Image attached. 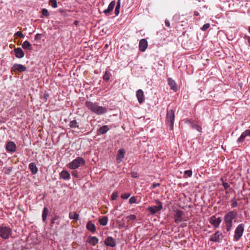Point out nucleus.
Returning <instances> with one entry per match:
<instances>
[{
    "instance_id": "7ed1b4c3",
    "label": "nucleus",
    "mask_w": 250,
    "mask_h": 250,
    "mask_svg": "<svg viewBox=\"0 0 250 250\" xmlns=\"http://www.w3.org/2000/svg\"><path fill=\"white\" fill-rule=\"evenodd\" d=\"M85 161L84 159L81 157H78L71 162L69 163L67 166L71 169H75L79 168L81 166H84Z\"/></svg>"
},
{
    "instance_id": "680f3d73",
    "label": "nucleus",
    "mask_w": 250,
    "mask_h": 250,
    "mask_svg": "<svg viewBox=\"0 0 250 250\" xmlns=\"http://www.w3.org/2000/svg\"><path fill=\"white\" fill-rule=\"evenodd\" d=\"M194 15L195 16H199V12L198 11H194Z\"/></svg>"
},
{
    "instance_id": "de8ad7c7",
    "label": "nucleus",
    "mask_w": 250,
    "mask_h": 250,
    "mask_svg": "<svg viewBox=\"0 0 250 250\" xmlns=\"http://www.w3.org/2000/svg\"><path fill=\"white\" fill-rule=\"evenodd\" d=\"M165 23L166 26H167V27L169 28L170 27V23L169 21L168 20H165Z\"/></svg>"
},
{
    "instance_id": "a878e982",
    "label": "nucleus",
    "mask_w": 250,
    "mask_h": 250,
    "mask_svg": "<svg viewBox=\"0 0 250 250\" xmlns=\"http://www.w3.org/2000/svg\"><path fill=\"white\" fill-rule=\"evenodd\" d=\"M99 240L95 236H90L88 238V242L93 246H95L98 243Z\"/></svg>"
},
{
    "instance_id": "2eb2a0df",
    "label": "nucleus",
    "mask_w": 250,
    "mask_h": 250,
    "mask_svg": "<svg viewBox=\"0 0 250 250\" xmlns=\"http://www.w3.org/2000/svg\"><path fill=\"white\" fill-rule=\"evenodd\" d=\"M147 42L146 39L141 40L139 42V50L142 52H144L147 48Z\"/></svg>"
},
{
    "instance_id": "4c0bfd02",
    "label": "nucleus",
    "mask_w": 250,
    "mask_h": 250,
    "mask_svg": "<svg viewBox=\"0 0 250 250\" xmlns=\"http://www.w3.org/2000/svg\"><path fill=\"white\" fill-rule=\"evenodd\" d=\"M42 15L45 17H48L49 16V13L47 10L45 8H43L42 9Z\"/></svg>"
},
{
    "instance_id": "c9c22d12",
    "label": "nucleus",
    "mask_w": 250,
    "mask_h": 250,
    "mask_svg": "<svg viewBox=\"0 0 250 250\" xmlns=\"http://www.w3.org/2000/svg\"><path fill=\"white\" fill-rule=\"evenodd\" d=\"M210 27V24L209 23H206V24H205L201 28V30L202 31H206V30H207L209 27Z\"/></svg>"
},
{
    "instance_id": "58836bf2",
    "label": "nucleus",
    "mask_w": 250,
    "mask_h": 250,
    "mask_svg": "<svg viewBox=\"0 0 250 250\" xmlns=\"http://www.w3.org/2000/svg\"><path fill=\"white\" fill-rule=\"evenodd\" d=\"M238 203L236 201L232 200L231 203V207L232 208H235L237 206Z\"/></svg>"
},
{
    "instance_id": "79ce46f5",
    "label": "nucleus",
    "mask_w": 250,
    "mask_h": 250,
    "mask_svg": "<svg viewBox=\"0 0 250 250\" xmlns=\"http://www.w3.org/2000/svg\"><path fill=\"white\" fill-rule=\"evenodd\" d=\"M222 185L224 187L225 190H227L230 187V185L229 183L224 182H223Z\"/></svg>"
},
{
    "instance_id": "aec40b11",
    "label": "nucleus",
    "mask_w": 250,
    "mask_h": 250,
    "mask_svg": "<svg viewBox=\"0 0 250 250\" xmlns=\"http://www.w3.org/2000/svg\"><path fill=\"white\" fill-rule=\"evenodd\" d=\"M222 235V233L219 231H217L215 233L211 236L209 240L212 242H219L220 236Z\"/></svg>"
},
{
    "instance_id": "4d7b16f0",
    "label": "nucleus",
    "mask_w": 250,
    "mask_h": 250,
    "mask_svg": "<svg viewBox=\"0 0 250 250\" xmlns=\"http://www.w3.org/2000/svg\"><path fill=\"white\" fill-rule=\"evenodd\" d=\"M41 36V34H37L35 36V40H38V37L39 36Z\"/></svg>"
},
{
    "instance_id": "4468645a",
    "label": "nucleus",
    "mask_w": 250,
    "mask_h": 250,
    "mask_svg": "<svg viewBox=\"0 0 250 250\" xmlns=\"http://www.w3.org/2000/svg\"><path fill=\"white\" fill-rule=\"evenodd\" d=\"M250 136V129L246 130L243 132L239 138L237 140L238 143H242L244 142L245 138L247 136Z\"/></svg>"
},
{
    "instance_id": "20e7f679",
    "label": "nucleus",
    "mask_w": 250,
    "mask_h": 250,
    "mask_svg": "<svg viewBox=\"0 0 250 250\" xmlns=\"http://www.w3.org/2000/svg\"><path fill=\"white\" fill-rule=\"evenodd\" d=\"M166 118L167 124L170 129L173 130L175 119L174 111L173 109H167Z\"/></svg>"
},
{
    "instance_id": "49530a36",
    "label": "nucleus",
    "mask_w": 250,
    "mask_h": 250,
    "mask_svg": "<svg viewBox=\"0 0 250 250\" xmlns=\"http://www.w3.org/2000/svg\"><path fill=\"white\" fill-rule=\"evenodd\" d=\"M79 172L77 170H74L72 172V175L75 177L78 178L79 177Z\"/></svg>"
},
{
    "instance_id": "c03bdc74",
    "label": "nucleus",
    "mask_w": 250,
    "mask_h": 250,
    "mask_svg": "<svg viewBox=\"0 0 250 250\" xmlns=\"http://www.w3.org/2000/svg\"><path fill=\"white\" fill-rule=\"evenodd\" d=\"M226 229H227V231H229L231 229L232 224H226Z\"/></svg>"
},
{
    "instance_id": "c756f323",
    "label": "nucleus",
    "mask_w": 250,
    "mask_h": 250,
    "mask_svg": "<svg viewBox=\"0 0 250 250\" xmlns=\"http://www.w3.org/2000/svg\"><path fill=\"white\" fill-rule=\"evenodd\" d=\"M69 125L71 128H72L76 127L79 128L78 123L75 120L70 121Z\"/></svg>"
},
{
    "instance_id": "0eeeda50",
    "label": "nucleus",
    "mask_w": 250,
    "mask_h": 250,
    "mask_svg": "<svg viewBox=\"0 0 250 250\" xmlns=\"http://www.w3.org/2000/svg\"><path fill=\"white\" fill-rule=\"evenodd\" d=\"M244 230V225L243 224H239L235 230V234L233 240L234 241H238L242 237Z\"/></svg>"
},
{
    "instance_id": "6ab92c4d",
    "label": "nucleus",
    "mask_w": 250,
    "mask_h": 250,
    "mask_svg": "<svg viewBox=\"0 0 250 250\" xmlns=\"http://www.w3.org/2000/svg\"><path fill=\"white\" fill-rule=\"evenodd\" d=\"M168 84L170 87V88L173 90L174 91L176 92L177 91V84L174 80L172 79L171 78H168L167 79Z\"/></svg>"
},
{
    "instance_id": "f03ea898",
    "label": "nucleus",
    "mask_w": 250,
    "mask_h": 250,
    "mask_svg": "<svg viewBox=\"0 0 250 250\" xmlns=\"http://www.w3.org/2000/svg\"><path fill=\"white\" fill-rule=\"evenodd\" d=\"M12 234V229L4 224L0 226V237L3 239L6 240L10 238Z\"/></svg>"
},
{
    "instance_id": "7c9ffc66",
    "label": "nucleus",
    "mask_w": 250,
    "mask_h": 250,
    "mask_svg": "<svg viewBox=\"0 0 250 250\" xmlns=\"http://www.w3.org/2000/svg\"><path fill=\"white\" fill-rule=\"evenodd\" d=\"M110 76H111V74L110 73V72L106 70L105 72L103 78L104 81H105L106 82H107L109 81Z\"/></svg>"
},
{
    "instance_id": "603ef678",
    "label": "nucleus",
    "mask_w": 250,
    "mask_h": 250,
    "mask_svg": "<svg viewBox=\"0 0 250 250\" xmlns=\"http://www.w3.org/2000/svg\"><path fill=\"white\" fill-rule=\"evenodd\" d=\"M120 13V9L115 8L114 13L116 15H118Z\"/></svg>"
},
{
    "instance_id": "423d86ee",
    "label": "nucleus",
    "mask_w": 250,
    "mask_h": 250,
    "mask_svg": "<svg viewBox=\"0 0 250 250\" xmlns=\"http://www.w3.org/2000/svg\"><path fill=\"white\" fill-rule=\"evenodd\" d=\"M237 217V213L234 210H231L225 214L224 216V221L225 224H232V220L236 219Z\"/></svg>"
},
{
    "instance_id": "09e8293b",
    "label": "nucleus",
    "mask_w": 250,
    "mask_h": 250,
    "mask_svg": "<svg viewBox=\"0 0 250 250\" xmlns=\"http://www.w3.org/2000/svg\"><path fill=\"white\" fill-rule=\"evenodd\" d=\"M48 97H49V94L47 93H44L43 94V95H42V98H43L45 100H47Z\"/></svg>"
},
{
    "instance_id": "473e14b6",
    "label": "nucleus",
    "mask_w": 250,
    "mask_h": 250,
    "mask_svg": "<svg viewBox=\"0 0 250 250\" xmlns=\"http://www.w3.org/2000/svg\"><path fill=\"white\" fill-rule=\"evenodd\" d=\"M192 172L191 170L185 171L184 176L185 178L190 177L192 176Z\"/></svg>"
},
{
    "instance_id": "f8f14e48",
    "label": "nucleus",
    "mask_w": 250,
    "mask_h": 250,
    "mask_svg": "<svg viewBox=\"0 0 250 250\" xmlns=\"http://www.w3.org/2000/svg\"><path fill=\"white\" fill-rule=\"evenodd\" d=\"M104 244L107 246H109L111 247H115L116 246L115 240L110 236L107 237L105 239L104 241Z\"/></svg>"
},
{
    "instance_id": "bb28decb",
    "label": "nucleus",
    "mask_w": 250,
    "mask_h": 250,
    "mask_svg": "<svg viewBox=\"0 0 250 250\" xmlns=\"http://www.w3.org/2000/svg\"><path fill=\"white\" fill-rule=\"evenodd\" d=\"M69 217L70 219L78 221L79 220V214L76 212H70L69 213Z\"/></svg>"
},
{
    "instance_id": "0e129e2a",
    "label": "nucleus",
    "mask_w": 250,
    "mask_h": 250,
    "mask_svg": "<svg viewBox=\"0 0 250 250\" xmlns=\"http://www.w3.org/2000/svg\"><path fill=\"white\" fill-rule=\"evenodd\" d=\"M59 28V27L55 26V29H58Z\"/></svg>"
},
{
    "instance_id": "69168bd1",
    "label": "nucleus",
    "mask_w": 250,
    "mask_h": 250,
    "mask_svg": "<svg viewBox=\"0 0 250 250\" xmlns=\"http://www.w3.org/2000/svg\"><path fill=\"white\" fill-rule=\"evenodd\" d=\"M249 31L250 33V26L249 27Z\"/></svg>"
},
{
    "instance_id": "13d9d810",
    "label": "nucleus",
    "mask_w": 250,
    "mask_h": 250,
    "mask_svg": "<svg viewBox=\"0 0 250 250\" xmlns=\"http://www.w3.org/2000/svg\"><path fill=\"white\" fill-rule=\"evenodd\" d=\"M55 223V221L53 219H52L51 221V224H50V226L51 227H53V224Z\"/></svg>"
},
{
    "instance_id": "9b49d317",
    "label": "nucleus",
    "mask_w": 250,
    "mask_h": 250,
    "mask_svg": "<svg viewBox=\"0 0 250 250\" xmlns=\"http://www.w3.org/2000/svg\"><path fill=\"white\" fill-rule=\"evenodd\" d=\"M17 146L15 143L12 141H9L6 145V150L8 152H14L16 151Z\"/></svg>"
},
{
    "instance_id": "b1692460",
    "label": "nucleus",
    "mask_w": 250,
    "mask_h": 250,
    "mask_svg": "<svg viewBox=\"0 0 250 250\" xmlns=\"http://www.w3.org/2000/svg\"><path fill=\"white\" fill-rule=\"evenodd\" d=\"M48 214H49L48 209L47 208L44 207L43 209L42 213V221L44 223H46V219H47V216L48 215Z\"/></svg>"
},
{
    "instance_id": "dca6fc26",
    "label": "nucleus",
    "mask_w": 250,
    "mask_h": 250,
    "mask_svg": "<svg viewBox=\"0 0 250 250\" xmlns=\"http://www.w3.org/2000/svg\"><path fill=\"white\" fill-rule=\"evenodd\" d=\"M16 57L19 59L22 58L24 56V53L21 47L15 48L14 50Z\"/></svg>"
},
{
    "instance_id": "bf43d9fd",
    "label": "nucleus",
    "mask_w": 250,
    "mask_h": 250,
    "mask_svg": "<svg viewBox=\"0 0 250 250\" xmlns=\"http://www.w3.org/2000/svg\"><path fill=\"white\" fill-rule=\"evenodd\" d=\"M187 224L186 223H182L181 225V227L182 228L186 227H187Z\"/></svg>"
},
{
    "instance_id": "37998d69",
    "label": "nucleus",
    "mask_w": 250,
    "mask_h": 250,
    "mask_svg": "<svg viewBox=\"0 0 250 250\" xmlns=\"http://www.w3.org/2000/svg\"><path fill=\"white\" fill-rule=\"evenodd\" d=\"M136 198L134 196L131 197L129 200V202L130 204L135 203L136 202Z\"/></svg>"
},
{
    "instance_id": "4be33fe9",
    "label": "nucleus",
    "mask_w": 250,
    "mask_h": 250,
    "mask_svg": "<svg viewBox=\"0 0 250 250\" xmlns=\"http://www.w3.org/2000/svg\"><path fill=\"white\" fill-rule=\"evenodd\" d=\"M109 128L107 125H104L101 127H100L98 130H97V134H104L105 133H106L108 130Z\"/></svg>"
},
{
    "instance_id": "a211bd4d",
    "label": "nucleus",
    "mask_w": 250,
    "mask_h": 250,
    "mask_svg": "<svg viewBox=\"0 0 250 250\" xmlns=\"http://www.w3.org/2000/svg\"><path fill=\"white\" fill-rule=\"evenodd\" d=\"M115 5V1H112L109 4L108 8L104 11V13L106 16L109 15L110 12L113 10V8Z\"/></svg>"
},
{
    "instance_id": "774afa93",
    "label": "nucleus",
    "mask_w": 250,
    "mask_h": 250,
    "mask_svg": "<svg viewBox=\"0 0 250 250\" xmlns=\"http://www.w3.org/2000/svg\"><path fill=\"white\" fill-rule=\"evenodd\" d=\"M77 21H75V24H76V23H77Z\"/></svg>"
},
{
    "instance_id": "1a4fd4ad",
    "label": "nucleus",
    "mask_w": 250,
    "mask_h": 250,
    "mask_svg": "<svg viewBox=\"0 0 250 250\" xmlns=\"http://www.w3.org/2000/svg\"><path fill=\"white\" fill-rule=\"evenodd\" d=\"M26 69V67L22 64L15 63L12 67L11 71L13 73L21 72L25 71Z\"/></svg>"
},
{
    "instance_id": "5fc2aeb1",
    "label": "nucleus",
    "mask_w": 250,
    "mask_h": 250,
    "mask_svg": "<svg viewBox=\"0 0 250 250\" xmlns=\"http://www.w3.org/2000/svg\"><path fill=\"white\" fill-rule=\"evenodd\" d=\"M132 177L133 178H137L138 177V174L136 172H132L131 173Z\"/></svg>"
},
{
    "instance_id": "e2e57ef3",
    "label": "nucleus",
    "mask_w": 250,
    "mask_h": 250,
    "mask_svg": "<svg viewBox=\"0 0 250 250\" xmlns=\"http://www.w3.org/2000/svg\"><path fill=\"white\" fill-rule=\"evenodd\" d=\"M225 192L226 194H228L229 193V191L228 190V189L227 190H226Z\"/></svg>"
},
{
    "instance_id": "6e6d98bb",
    "label": "nucleus",
    "mask_w": 250,
    "mask_h": 250,
    "mask_svg": "<svg viewBox=\"0 0 250 250\" xmlns=\"http://www.w3.org/2000/svg\"><path fill=\"white\" fill-rule=\"evenodd\" d=\"M248 41L249 45L250 46V37L248 36H245V37Z\"/></svg>"
},
{
    "instance_id": "8fccbe9b",
    "label": "nucleus",
    "mask_w": 250,
    "mask_h": 250,
    "mask_svg": "<svg viewBox=\"0 0 250 250\" xmlns=\"http://www.w3.org/2000/svg\"><path fill=\"white\" fill-rule=\"evenodd\" d=\"M121 0H118L115 8L120 9L121 6Z\"/></svg>"
},
{
    "instance_id": "052dcab7",
    "label": "nucleus",
    "mask_w": 250,
    "mask_h": 250,
    "mask_svg": "<svg viewBox=\"0 0 250 250\" xmlns=\"http://www.w3.org/2000/svg\"><path fill=\"white\" fill-rule=\"evenodd\" d=\"M59 217L58 216H57V215H56V216H55V217H54V218H53L52 219H53L54 220L56 221V220H58V219H59Z\"/></svg>"
},
{
    "instance_id": "a19ab883",
    "label": "nucleus",
    "mask_w": 250,
    "mask_h": 250,
    "mask_svg": "<svg viewBox=\"0 0 250 250\" xmlns=\"http://www.w3.org/2000/svg\"><path fill=\"white\" fill-rule=\"evenodd\" d=\"M118 196V193L117 192H114L111 195V200H115L116 199Z\"/></svg>"
},
{
    "instance_id": "393cba45",
    "label": "nucleus",
    "mask_w": 250,
    "mask_h": 250,
    "mask_svg": "<svg viewBox=\"0 0 250 250\" xmlns=\"http://www.w3.org/2000/svg\"><path fill=\"white\" fill-rule=\"evenodd\" d=\"M86 229L92 232H94L96 230L95 225L91 221H88L86 224Z\"/></svg>"
},
{
    "instance_id": "f3484780",
    "label": "nucleus",
    "mask_w": 250,
    "mask_h": 250,
    "mask_svg": "<svg viewBox=\"0 0 250 250\" xmlns=\"http://www.w3.org/2000/svg\"><path fill=\"white\" fill-rule=\"evenodd\" d=\"M136 97L140 104H142L144 101V92L142 89H139L136 92Z\"/></svg>"
},
{
    "instance_id": "cd10ccee",
    "label": "nucleus",
    "mask_w": 250,
    "mask_h": 250,
    "mask_svg": "<svg viewBox=\"0 0 250 250\" xmlns=\"http://www.w3.org/2000/svg\"><path fill=\"white\" fill-rule=\"evenodd\" d=\"M22 47L24 49H28L30 50L32 49L30 43L27 41H25L22 43Z\"/></svg>"
},
{
    "instance_id": "864d4df0",
    "label": "nucleus",
    "mask_w": 250,
    "mask_h": 250,
    "mask_svg": "<svg viewBox=\"0 0 250 250\" xmlns=\"http://www.w3.org/2000/svg\"><path fill=\"white\" fill-rule=\"evenodd\" d=\"M186 123H187L188 124H189L191 126L192 125V124H194L193 121L191 120H187Z\"/></svg>"
},
{
    "instance_id": "39448f33",
    "label": "nucleus",
    "mask_w": 250,
    "mask_h": 250,
    "mask_svg": "<svg viewBox=\"0 0 250 250\" xmlns=\"http://www.w3.org/2000/svg\"><path fill=\"white\" fill-rule=\"evenodd\" d=\"M155 202L157 206H150L148 207L147 210L151 215H154L158 211H160L163 208V205L161 202L158 199L155 200Z\"/></svg>"
},
{
    "instance_id": "f257e3e1",
    "label": "nucleus",
    "mask_w": 250,
    "mask_h": 250,
    "mask_svg": "<svg viewBox=\"0 0 250 250\" xmlns=\"http://www.w3.org/2000/svg\"><path fill=\"white\" fill-rule=\"evenodd\" d=\"M85 106L91 112L100 115L106 113L107 111L106 107L99 106L97 103H93L91 101H86L85 103Z\"/></svg>"
},
{
    "instance_id": "e433bc0d",
    "label": "nucleus",
    "mask_w": 250,
    "mask_h": 250,
    "mask_svg": "<svg viewBox=\"0 0 250 250\" xmlns=\"http://www.w3.org/2000/svg\"><path fill=\"white\" fill-rule=\"evenodd\" d=\"M130 196V194L128 193H125L121 195V198L123 199H127Z\"/></svg>"
},
{
    "instance_id": "a18cd8bd",
    "label": "nucleus",
    "mask_w": 250,
    "mask_h": 250,
    "mask_svg": "<svg viewBox=\"0 0 250 250\" xmlns=\"http://www.w3.org/2000/svg\"><path fill=\"white\" fill-rule=\"evenodd\" d=\"M160 186V183H153L152 185L151 186V188L154 189V188H156L157 187H159Z\"/></svg>"
},
{
    "instance_id": "ddd939ff",
    "label": "nucleus",
    "mask_w": 250,
    "mask_h": 250,
    "mask_svg": "<svg viewBox=\"0 0 250 250\" xmlns=\"http://www.w3.org/2000/svg\"><path fill=\"white\" fill-rule=\"evenodd\" d=\"M125 150L123 148L120 149L118 151V154L116 157V160L117 163H120L122 161V159L125 157Z\"/></svg>"
},
{
    "instance_id": "2f4dec72",
    "label": "nucleus",
    "mask_w": 250,
    "mask_h": 250,
    "mask_svg": "<svg viewBox=\"0 0 250 250\" xmlns=\"http://www.w3.org/2000/svg\"><path fill=\"white\" fill-rule=\"evenodd\" d=\"M192 129H195L197 130L199 132L202 131V127L200 125L195 124H192V125L191 126Z\"/></svg>"
},
{
    "instance_id": "338daca9",
    "label": "nucleus",
    "mask_w": 250,
    "mask_h": 250,
    "mask_svg": "<svg viewBox=\"0 0 250 250\" xmlns=\"http://www.w3.org/2000/svg\"><path fill=\"white\" fill-rule=\"evenodd\" d=\"M59 223H60L59 221H58V222H57V225H59Z\"/></svg>"
},
{
    "instance_id": "6e6552de",
    "label": "nucleus",
    "mask_w": 250,
    "mask_h": 250,
    "mask_svg": "<svg viewBox=\"0 0 250 250\" xmlns=\"http://www.w3.org/2000/svg\"><path fill=\"white\" fill-rule=\"evenodd\" d=\"M174 222L176 224H179L182 221H186L185 219H183V216L184 215L183 211L180 209H176L174 210Z\"/></svg>"
},
{
    "instance_id": "5701e85b",
    "label": "nucleus",
    "mask_w": 250,
    "mask_h": 250,
    "mask_svg": "<svg viewBox=\"0 0 250 250\" xmlns=\"http://www.w3.org/2000/svg\"><path fill=\"white\" fill-rule=\"evenodd\" d=\"M29 168L33 174H35L38 172V169L36 165L34 163H31L29 164Z\"/></svg>"
},
{
    "instance_id": "ea45409f",
    "label": "nucleus",
    "mask_w": 250,
    "mask_h": 250,
    "mask_svg": "<svg viewBox=\"0 0 250 250\" xmlns=\"http://www.w3.org/2000/svg\"><path fill=\"white\" fill-rule=\"evenodd\" d=\"M14 36H18V37H20V38H24V35H23V34L22 33V32H21V31H18V32H17L15 34Z\"/></svg>"
},
{
    "instance_id": "f704fd0d",
    "label": "nucleus",
    "mask_w": 250,
    "mask_h": 250,
    "mask_svg": "<svg viewBox=\"0 0 250 250\" xmlns=\"http://www.w3.org/2000/svg\"><path fill=\"white\" fill-rule=\"evenodd\" d=\"M127 221H133L136 219V216L134 214L130 215L126 217Z\"/></svg>"
},
{
    "instance_id": "72a5a7b5",
    "label": "nucleus",
    "mask_w": 250,
    "mask_h": 250,
    "mask_svg": "<svg viewBox=\"0 0 250 250\" xmlns=\"http://www.w3.org/2000/svg\"><path fill=\"white\" fill-rule=\"evenodd\" d=\"M49 4L53 8L57 7V2L56 0H49Z\"/></svg>"
},
{
    "instance_id": "9d476101",
    "label": "nucleus",
    "mask_w": 250,
    "mask_h": 250,
    "mask_svg": "<svg viewBox=\"0 0 250 250\" xmlns=\"http://www.w3.org/2000/svg\"><path fill=\"white\" fill-rule=\"evenodd\" d=\"M221 218L220 217L216 218L215 216H212L209 219L210 223L215 228L219 227L221 222Z\"/></svg>"
},
{
    "instance_id": "c85d7f7f",
    "label": "nucleus",
    "mask_w": 250,
    "mask_h": 250,
    "mask_svg": "<svg viewBox=\"0 0 250 250\" xmlns=\"http://www.w3.org/2000/svg\"><path fill=\"white\" fill-rule=\"evenodd\" d=\"M108 217L107 216H104L99 219V223L102 226H105L108 222Z\"/></svg>"
},
{
    "instance_id": "412c9836",
    "label": "nucleus",
    "mask_w": 250,
    "mask_h": 250,
    "mask_svg": "<svg viewBox=\"0 0 250 250\" xmlns=\"http://www.w3.org/2000/svg\"><path fill=\"white\" fill-rule=\"evenodd\" d=\"M60 178L65 180H68L70 178L69 173L66 170H62L60 173Z\"/></svg>"
},
{
    "instance_id": "3c124183",
    "label": "nucleus",
    "mask_w": 250,
    "mask_h": 250,
    "mask_svg": "<svg viewBox=\"0 0 250 250\" xmlns=\"http://www.w3.org/2000/svg\"><path fill=\"white\" fill-rule=\"evenodd\" d=\"M11 170H12L11 167H9L6 169V170L5 171V173H6L7 174H9L11 172Z\"/></svg>"
}]
</instances>
